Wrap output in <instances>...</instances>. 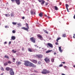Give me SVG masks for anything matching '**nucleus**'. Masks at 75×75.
Here are the masks:
<instances>
[{
    "mask_svg": "<svg viewBox=\"0 0 75 75\" xmlns=\"http://www.w3.org/2000/svg\"><path fill=\"white\" fill-rule=\"evenodd\" d=\"M24 62H25V63H24V64L26 67H29V66L30 67L31 63L28 61H25Z\"/></svg>",
    "mask_w": 75,
    "mask_h": 75,
    "instance_id": "obj_1",
    "label": "nucleus"
},
{
    "mask_svg": "<svg viewBox=\"0 0 75 75\" xmlns=\"http://www.w3.org/2000/svg\"><path fill=\"white\" fill-rule=\"evenodd\" d=\"M50 71H49L47 70L46 69H44L43 71L41 72V73L43 74H47L50 73Z\"/></svg>",
    "mask_w": 75,
    "mask_h": 75,
    "instance_id": "obj_2",
    "label": "nucleus"
},
{
    "mask_svg": "<svg viewBox=\"0 0 75 75\" xmlns=\"http://www.w3.org/2000/svg\"><path fill=\"white\" fill-rule=\"evenodd\" d=\"M26 26L27 28H25V27H22L21 28V29H24L25 30H28V29H29V27L28 25V23H25Z\"/></svg>",
    "mask_w": 75,
    "mask_h": 75,
    "instance_id": "obj_3",
    "label": "nucleus"
},
{
    "mask_svg": "<svg viewBox=\"0 0 75 75\" xmlns=\"http://www.w3.org/2000/svg\"><path fill=\"white\" fill-rule=\"evenodd\" d=\"M12 3H14L15 1L16 3L18 5H19L20 4V0H11Z\"/></svg>",
    "mask_w": 75,
    "mask_h": 75,
    "instance_id": "obj_4",
    "label": "nucleus"
},
{
    "mask_svg": "<svg viewBox=\"0 0 75 75\" xmlns=\"http://www.w3.org/2000/svg\"><path fill=\"white\" fill-rule=\"evenodd\" d=\"M30 40L32 41V42H33L34 43H35L36 42L35 41V38L32 37L30 39Z\"/></svg>",
    "mask_w": 75,
    "mask_h": 75,
    "instance_id": "obj_5",
    "label": "nucleus"
},
{
    "mask_svg": "<svg viewBox=\"0 0 75 75\" xmlns=\"http://www.w3.org/2000/svg\"><path fill=\"white\" fill-rule=\"evenodd\" d=\"M44 60L47 63H49L50 62V60L47 57H45L44 59Z\"/></svg>",
    "mask_w": 75,
    "mask_h": 75,
    "instance_id": "obj_6",
    "label": "nucleus"
},
{
    "mask_svg": "<svg viewBox=\"0 0 75 75\" xmlns=\"http://www.w3.org/2000/svg\"><path fill=\"white\" fill-rule=\"evenodd\" d=\"M9 73L10 75H14V72L13 71V69H12L11 70L9 71Z\"/></svg>",
    "mask_w": 75,
    "mask_h": 75,
    "instance_id": "obj_7",
    "label": "nucleus"
},
{
    "mask_svg": "<svg viewBox=\"0 0 75 75\" xmlns=\"http://www.w3.org/2000/svg\"><path fill=\"white\" fill-rule=\"evenodd\" d=\"M32 62L36 64L38 63V61L36 60L35 59H31L30 60Z\"/></svg>",
    "mask_w": 75,
    "mask_h": 75,
    "instance_id": "obj_8",
    "label": "nucleus"
},
{
    "mask_svg": "<svg viewBox=\"0 0 75 75\" xmlns=\"http://www.w3.org/2000/svg\"><path fill=\"white\" fill-rule=\"evenodd\" d=\"M30 67H32L33 68H35L36 67V66L31 62Z\"/></svg>",
    "mask_w": 75,
    "mask_h": 75,
    "instance_id": "obj_9",
    "label": "nucleus"
},
{
    "mask_svg": "<svg viewBox=\"0 0 75 75\" xmlns=\"http://www.w3.org/2000/svg\"><path fill=\"white\" fill-rule=\"evenodd\" d=\"M47 45L48 46L50 47L51 48H53V45L52 44L50 43H47Z\"/></svg>",
    "mask_w": 75,
    "mask_h": 75,
    "instance_id": "obj_10",
    "label": "nucleus"
},
{
    "mask_svg": "<svg viewBox=\"0 0 75 75\" xmlns=\"http://www.w3.org/2000/svg\"><path fill=\"white\" fill-rule=\"evenodd\" d=\"M36 56L37 57L40 58H42L43 57V56L41 54L37 55Z\"/></svg>",
    "mask_w": 75,
    "mask_h": 75,
    "instance_id": "obj_11",
    "label": "nucleus"
},
{
    "mask_svg": "<svg viewBox=\"0 0 75 75\" xmlns=\"http://www.w3.org/2000/svg\"><path fill=\"white\" fill-rule=\"evenodd\" d=\"M12 69L10 68L9 67H6V70L7 71H9L11 70Z\"/></svg>",
    "mask_w": 75,
    "mask_h": 75,
    "instance_id": "obj_12",
    "label": "nucleus"
},
{
    "mask_svg": "<svg viewBox=\"0 0 75 75\" xmlns=\"http://www.w3.org/2000/svg\"><path fill=\"white\" fill-rule=\"evenodd\" d=\"M37 36V37L40 38V39H43V37L40 35V34L38 35Z\"/></svg>",
    "mask_w": 75,
    "mask_h": 75,
    "instance_id": "obj_13",
    "label": "nucleus"
},
{
    "mask_svg": "<svg viewBox=\"0 0 75 75\" xmlns=\"http://www.w3.org/2000/svg\"><path fill=\"white\" fill-rule=\"evenodd\" d=\"M28 50L29 52H33V49L29 48L28 49Z\"/></svg>",
    "mask_w": 75,
    "mask_h": 75,
    "instance_id": "obj_14",
    "label": "nucleus"
},
{
    "mask_svg": "<svg viewBox=\"0 0 75 75\" xmlns=\"http://www.w3.org/2000/svg\"><path fill=\"white\" fill-rule=\"evenodd\" d=\"M22 63L21 62H16V64L17 65H19L21 64Z\"/></svg>",
    "mask_w": 75,
    "mask_h": 75,
    "instance_id": "obj_15",
    "label": "nucleus"
},
{
    "mask_svg": "<svg viewBox=\"0 0 75 75\" xmlns=\"http://www.w3.org/2000/svg\"><path fill=\"white\" fill-rule=\"evenodd\" d=\"M59 51L60 52H62V50H61V47H59Z\"/></svg>",
    "mask_w": 75,
    "mask_h": 75,
    "instance_id": "obj_16",
    "label": "nucleus"
},
{
    "mask_svg": "<svg viewBox=\"0 0 75 75\" xmlns=\"http://www.w3.org/2000/svg\"><path fill=\"white\" fill-rule=\"evenodd\" d=\"M16 37L15 36H13L11 37V39L13 40H15L16 39Z\"/></svg>",
    "mask_w": 75,
    "mask_h": 75,
    "instance_id": "obj_17",
    "label": "nucleus"
},
{
    "mask_svg": "<svg viewBox=\"0 0 75 75\" xmlns=\"http://www.w3.org/2000/svg\"><path fill=\"white\" fill-rule=\"evenodd\" d=\"M41 5H43L44 3H45V1H44V0H43V1H42V2H41Z\"/></svg>",
    "mask_w": 75,
    "mask_h": 75,
    "instance_id": "obj_18",
    "label": "nucleus"
},
{
    "mask_svg": "<svg viewBox=\"0 0 75 75\" xmlns=\"http://www.w3.org/2000/svg\"><path fill=\"white\" fill-rule=\"evenodd\" d=\"M66 7L67 9H68V7H69V5L67 4H65Z\"/></svg>",
    "mask_w": 75,
    "mask_h": 75,
    "instance_id": "obj_19",
    "label": "nucleus"
},
{
    "mask_svg": "<svg viewBox=\"0 0 75 75\" xmlns=\"http://www.w3.org/2000/svg\"><path fill=\"white\" fill-rule=\"evenodd\" d=\"M42 13H39V16L40 17H42Z\"/></svg>",
    "mask_w": 75,
    "mask_h": 75,
    "instance_id": "obj_20",
    "label": "nucleus"
},
{
    "mask_svg": "<svg viewBox=\"0 0 75 75\" xmlns=\"http://www.w3.org/2000/svg\"><path fill=\"white\" fill-rule=\"evenodd\" d=\"M4 66H6L7 65H8V63L7 62L4 63Z\"/></svg>",
    "mask_w": 75,
    "mask_h": 75,
    "instance_id": "obj_21",
    "label": "nucleus"
},
{
    "mask_svg": "<svg viewBox=\"0 0 75 75\" xmlns=\"http://www.w3.org/2000/svg\"><path fill=\"white\" fill-rule=\"evenodd\" d=\"M15 51L14 50H12V51L13 52V53H16L17 52L16 51Z\"/></svg>",
    "mask_w": 75,
    "mask_h": 75,
    "instance_id": "obj_22",
    "label": "nucleus"
},
{
    "mask_svg": "<svg viewBox=\"0 0 75 75\" xmlns=\"http://www.w3.org/2000/svg\"><path fill=\"white\" fill-rule=\"evenodd\" d=\"M55 8V10H58V7L57 6H54Z\"/></svg>",
    "mask_w": 75,
    "mask_h": 75,
    "instance_id": "obj_23",
    "label": "nucleus"
},
{
    "mask_svg": "<svg viewBox=\"0 0 75 75\" xmlns=\"http://www.w3.org/2000/svg\"><path fill=\"white\" fill-rule=\"evenodd\" d=\"M4 58H7V59H9V57L7 55H5L4 56Z\"/></svg>",
    "mask_w": 75,
    "mask_h": 75,
    "instance_id": "obj_24",
    "label": "nucleus"
},
{
    "mask_svg": "<svg viewBox=\"0 0 75 75\" xmlns=\"http://www.w3.org/2000/svg\"><path fill=\"white\" fill-rule=\"evenodd\" d=\"M61 39V38H58L56 40V41L57 42H58V40H60Z\"/></svg>",
    "mask_w": 75,
    "mask_h": 75,
    "instance_id": "obj_25",
    "label": "nucleus"
},
{
    "mask_svg": "<svg viewBox=\"0 0 75 75\" xmlns=\"http://www.w3.org/2000/svg\"><path fill=\"white\" fill-rule=\"evenodd\" d=\"M1 70L2 71H4V69L3 67H1Z\"/></svg>",
    "mask_w": 75,
    "mask_h": 75,
    "instance_id": "obj_26",
    "label": "nucleus"
},
{
    "mask_svg": "<svg viewBox=\"0 0 75 75\" xmlns=\"http://www.w3.org/2000/svg\"><path fill=\"white\" fill-rule=\"evenodd\" d=\"M17 25H19L21 27L22 25H21V23H17Z\"/></svg>",
    "mask_w": 75,
    "mask_h": 75,
    "instance_id": "obj_27",
    "label": "nucleus"
},
{
    "mask_svg": "<svg viewBox=\"0 0 75 75\" xmlns=\"http://www.w3.org/2000/svg\"><path fill=\"white\" fill-rule=\"evenodd\" d=\"M12 23L14 25H16L17 24V22H12Z\"/></svg>",
    "mask_w": 75,
    "mask_h": 75,
    "instance_id": "obj_28",
    "label": "nucleus"
},
{
    "mask_svg": "<svg viewBox=\"0 0 75 75\" xmlns=\"http://www.w3.org/2000/svg\"><path fill=\"white\" fill-rule=\"evenodd\" d=\"M62 37L64 38L66 37V35L65 34H63Z\"/></svg>",
    "mask_w": 75,
    "mask_h": 75,
    "instance_id": "obj_29",
    "label": "nucleus"
},
{
    "mask_svg": "<svg viewBox=\"0 0 75 75\" xmlns=\"http://www.w3.org/2000/svg\"><path fill=\"white\" fill-rule=\"evenodd\" d=\"M51 51H52V50H48V51H47L46 52V53H49L50 52H51Z\"/></svg>",
    "mask_w": 75,
    "mask_h": 75,
    "instance_id": "obj_30",
    "label": "nucleus"
},
{
    "mask_svg": "<svg viewBox=\"0 0 75 75\" xmlns=\"http://www.w3.org/2000/svg\"><path fill=\"white\" fill-rule=\"evenodd\" d=\"M44 32L46 33L47 34H48V33L47 32V31L46 30H44Z\"/></svg>",
    "mask_w": 75,
    "mask_h": 75,
    "instance_id": "obj_31",
    "label": "nucleus"
},
{
    "mask_svg": "<svg viewBox=\"0 0 75 75\" xmlns=\"http://www.w3.org/2000/svg\"><path fill=\"white\" fill-rule=\"evenodd\" d=\"M54 59H51V61L52 62H54Z\"/></svg>",
    "mask_w": 75,
    "mask_h": 75,
    "instance_id": "obj_32",
    "label": "nucleus"
},
{
    "mask_svg": "<svg viewBox=\"0 0 75 75\" xmlns=\"http://www.w3.org/2000/svg\"><path fill=\"white\" fill-rule=\"evenodd\" d=\"M44 0H38V1L40 2H41L42 1Z\"/></svg>",
    "mask_w": 75,
    "mask_h": 75,
    "instance_id": "obj_33",
    "label": "nucleus"
},
{
    "mask_svg": "<svg viewBox=\"0 0 75 75\" xmlns=\"http://www.w3.org/2000/svg\"><path fill=\"white\" fill-rule=\"evenodd\" d=\"M8 64H11L12 62L10 61L8 62Z\"/></svg>",
    "mask_w": 75,
    "mask_h": 75,
    "instance_id": "obj_34",
    "label": "nucleus"
},
{
    "mask_svg": "<svg viewBox=\"0 0 75 75\" xmlns=\"http://www.w3.org/2000/svg\"><path fill=\"white\" fill-rule=\"evenodd\" d=\"M12 33H16V31L14 30L12 31Z\"/></svg>",
    "mask_w": 75,
    "mask_h": 75,
    "instance_id": "obj_35",
    "label": "nucleus"
},
{
    "mask_svg": "<svg viewBox=\"0 0 75 75\" xmlns=\"http://www.w3.org/2000/svg\"><path fill=\"white\" fill-rule=\"evenodd\" d=\"M13 13H11V17H13Z\"/></svg>",
    "mask_w": 75,
    "mask_h": 75,
    "instance_id": "obj_36",
    "label": "nucleus"
},
{
    "mask_svg": "<svg viewBox=\"0 0 75 75\" xmlns=\"http://www.w3.org/2000/svg\"><path fill=\"white\" fill-rule=\"evenodd\" d=\"M63 66V65L62 64H60L59 65V67H62V66Z\"/></svg>",
    "mask_w": 75,
    "mask_h": 75,
    "instance_id": "obj_37",
    "label": "nucleus"
},
{
    "mask_svg": "<svg viewBox=\"0 0 75 75\" xmlns=\"http://www.w3.org/2000/svg\"><path fill=\"white\" fill-rule=\"evenodd\" d=\"M33 13H34V12H33V11H31V14H32V15L33 14Z\"/></svg>",
    "mask_w": 75,
    "mask_h": 75,
    "instance_id": "obj_38",
    "label": "nucleus"
},
{
    "mask_svg": "<svg viewBox=\"0 0 75 75\" xmlns=\"http://www.w3.org/2000/svg\"><path fill=\"white\" fill-rule=\"evenodd\" d=\"M55 45H58V43L57 42H56L55 43Z\"/></svg>",
    "mask_w": 75,
    "mask_h": 75,
    "instance_id": "obj_39",
    "label": "nucleus"
},
{
    "mask_svg": "<svg viewBox=\"0 0 75 75\" xmlns=\"http://www.w3.org/2000/svg\"><path fill=\"white\" fill-rule=\"evenodd\" d=\"M22 50L23 51L24 50V47H22Z\"/></svg>",
    "mask_w": 75,
    "mask_h": 75,
    "instance_id": "obj_40",
    "label": "nucleus"
},
{
    "mask_svg": "<svg viewBox=\"0 0 75 75\" xmlns=\"http://www.w3.org/2000/svg\"><path fill=\"white\" fill-rule=\"evenodd\" d=\"M48 4V3H45V5L46 6H47Z\"/></svg>",
    "mask_w": 75,
    "mask_h": 75,
    "instance_id": "obj_41",
    "label": "nucleus"
},
{
    "mask_svg": "<svg viewBox=\"0 0 75 75\" xmlns=\"http://www.w3.org/2000/svg\"><path fill=\"white\" fill-rule=\"evenodd\" d=\"M25 18V17L24 16H23L22 17V19H24Z\"/></svg>",
    "mask_w": 75,
    "mask_h": 75,
    "instance_id": "obj_42",
    "label": "nucleus"
},
{
    "mask_svg": "<svg viewBox=\"0 0 75 75\" xmlns=\"http://www.w3.org/2000/svg\"><path fill=\"white\" fill-rule=\"evenodd\" d=\"M5 27L6 28H8V26H5Z\"/></svg>",
    "mask_w": 75,
    "mask_h": 75,
    "instance_id": "obj_43",
    "label": "nucleus"
},
{
    "mask_svg": "<svg viewBox=\"0 0 75 75\" xmlns=\"http://www.w3.org/2000/svg\"><path fill=\"white\" fill-rule=\"evenodd\" d=\"M5 15L6 17H7L8 15L7 14H5Z\"/></svg>",
    "mask_w": 75,
    "mask_h": 75,
    "instance_id": "obj_44",
    "label": "nucleus"
},
{
    "mask_svg": "<svg viewBox=\"0 0 75 75\" xmlns=\"http://www.w3.org/2000/svg\"><path fill=\"white\" fill-rule=\"evenodd\" d=\"M11 42L10 41V42H9L8 44L10 45V44H11Z\"/></svg>",
    "mask_w": 75,
    "mask_h": 75,
    "instance_id": "obj_45",
    "label": "nucleus"
},
{
    "mask_svg": "<svg viewBox=\"0 0 75 75\" xmlns=\"http://www.w3.org/2000/svg\"><path fill=\"white\" fill-rule=\"evenodd\" d=\"M73 18L74 19H75V14H74V16H73Z\"/></svg>",
    "mask_w": 75,
    "mask_h": 75,
    "instance_id": "obj_46",
    "label": "nucleus"
},
{
    "mask_svg": "<svg viewBox=\"0 0 75 75\" xmlns=\"http://www.w3.org/2000/svg\"><path fill=\"white\" fill-rule=\"evenodd\" d=\"M54 55H55L56 54H57V53L56 52H54Z\"/></svg>",
    "mask_w": 75,
    "mask_h": 75,
    "instance_id": "obj_47",
    "label": "nucleus"
},
{
    "mask_svg": "<svg viewBox=\"0 0 75 75\" xmlns=\"http://www.w3.org/2000/svg\"><path fill=\"white\" fill-rule=\"evenodd\" d=\"M7 42H4V44H7Z\"/></svg>",
    "mask_w": 75,
    "mask_h": 75,
    "instance_id": "obj_48",
    "label": "nucleus"
},
{
    "mask_svg": "<svg viewBox=\"0 0 75 75\" xmlns=\"http://www.w3.org/2000/svg\"><path fill=\"white\" fill-rule=\"evenodd\" d=\"M45 16L46 17H47V15H45Z\"/></svg>",
    "mask_w": 75,
    "mask_h": 75,
    "instance_id": "obj_49",
    "label": "nucleus"
},
{
    "mask_svg": "<svg viewBox=\"0 0 75 75\" xmlns=\"http://www.w3.org/2000/svg\"><path fill=\"white\" fill-rule=\"evenodd\" d=\"M62 63H63V64H65V62H62Z\"/></svg>",
    "mask_w": 75,
    "mask_h": 75,
    "instance_id": "obj_50",
    "label": "nucleus"
},
{
    "mask_svg": "<svg viewBox=\"0 0 75 75\" xmlns=\"http://www.w3.org/2000/svg\"><path fill=\"white\" fill-rule=\"evenodd\" d=\"M67 11L68 12H69V11L68 10V8H67Z\"/></svg>",
    "mask_w": 75,
    "mask_h": 75,
    "instance_id": "obj_51",
    "label": "nucleus"
},
{
    "mask_svg": "<svg viewBox=\"0 0 75 75\" xmlns=\"http://www.w3.org/2000/svg\"><path fill=\"white\" fill-rule=\"evenodd\" d=\"M34 71L35 72H36V73H37L38 72L36 71V70H34Z\"/></svg>",
    "mask_w": 75,
    "mask_h": 75,
    "instance_id": "obj_52",
    "label": "nucleus"
},
{
    "mask_svg": "<svg viewBox=\"0 0 75 75\" xmlns=\"http://www.w3.org/2000/svg\"><path fill=\"white\" fill-rule=\"evenodd\" d=\"M13 60H16V59H15L14 58H13Z\"/></svg>",
    "mask_w": 75,
    "mask_h": 75,
    "instance_id": "obj_53",
    "label": "nucleus"
},
{
    "mask_svg": "<svg viewBox=\"0 0 75 75\" xmlns=\"http://www.w3.org/2000/svg\"><path fill=\"white\" fill-rule=\"evenodd\" d=\"M47 18H50V17H49V16H47Z\"/></svg>",
    "mask_w": 75,
    "mask_h": 75,
    "instance_id": "obj_54",
    "label": "nucleus"
},
{
    "mask_svg": "<svg viewBox=\"0 0 75 75\" xmlns=\"http://www.w3.org/2000/svg\"><path fill=\"white\" fill-rule=\"evenodd\" d=\"M62 75H65V74H62Z\"/></svg>",
    "mask_w": 75,
    "mask_h": 75,
    "instance_id": "obj_55",
    "label": "nucleus"
},
{
    "mask_svg": "<svg viewBox=\"0 0 75 75\" xmlns=\"http://www.w3.org/2000/svg\"><path fill=\"white\" fill-rule=\"evenodd\" d=\"M37 46V45H34V46H35V47H36V46Z\"/></svg>",
    "mask_w": 75,
    "mask_h": 75,
    "instance_id": "obj_56",
    "label": "nucleus"
},
{
    "mask_svg": "<svg viewBox=\"0 0 75 75\" xmlns=\"http://www.w3.org/2000/svg\"><path fill=\"white\" fill-rule=\"evenodd\" d=\"M67 67V66H64V68H66Z\"/></svg>",
    "mask_w": 75,
    "mask_h": 75,
    "instance_id": "obj_57",
    "label": "nucleus"
},
{
    "mask_svg": "<svg viewBox=\"0 0 75 75\" xmlns=\"http://www.w3.org/2000/svg\"><path fill=\"white\" fill-rule=\"evenodd\" d=\"M74 36H73V37L74 38H75Z\"/></svg>",
    "mask_w": 75,
    "mask_h": 75,
    "instance_id": "obj_58",
    "label": "nucleus"
},
{
    "mask_svg": "<svg viewBox=\"0 0 75 75\" xmlns=\"http://www.w3.org/2000/svg\"><path fill=\"white\" fill-rule=\"evenodd\" d=\"M34 15H35L36 14H35V12H34Z\"/></svg>",
    "mask_w": 75,
    "mask_h": 75,
    "instance_id": "obj_59",
    "label": "nucleus"
},
{
    "mask_svg": "<svg viewBox=\"0 0 75 75\" xmlns=\"http://www.w3.org/2000/svg\"><path fill=\"white\" fill-rule=\"evenodd\" d=\"M74 36H75V34H74Z\"/></svg>",
    "mask_w": 75,
    "mask_h": 75,
    "instance_id": "obj_60",
    "label": "nucleus"
},
{
    "mask_svg": "<svg viewBox=\"0 0 75 75\" xmlns=\"http://www.w3.org/2000/svg\"><path fill=\"white\" fill-rule=\"evenodd\" d=\"M73 67H75V65H74V66H73Z\"/></svg>",
    "mask_w": 75,
    "mask_h": 75,
    "instance_id": "obj_61",
    "label": "nucleus"
},
{
    "mask_svg": "<svg viewBox=\"0 0 75 75\" xmlns=\"http://www.w3.org/2000/svg\"><path fill=\"white\" fill-rule=\"evenodd\" d=\"M30 75H33V74H30Z\"/></svg>",
    "mask_w": 75,
    "mask_h": 75,
    "instance_id": "obj_62",
    "label": "nucleus"
},
{
    "mask_svg": "<svg viewBox=\"0 0 75 75\" xmlns=\"http://www.w3.org/2000/svg\"><path fill=\"white\" fill-rule=\"evenodd\" d=\"M47 1H49V0H47Z\"/></svg>",
    "mask_w": 75,
    "mask_h": 75,
    "instance_id": "obj_63",
    "label": "nucleus"
},
{
    "mask_svg": "<svg viewBox=\"0 0 75 75\" xmlns=\"http://www.w3.org/2000/svg\"><path fill=\"white\" fill-rule=\"evenodd\" d=\"M3 75V74H1V75Z\"/></svg>",
    "mask_w": 75,
    "mask_h": 75,
    "instance_id": "obj_64",
    "label": "nucleus"
}]
</instances>
